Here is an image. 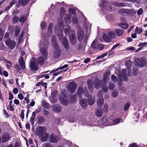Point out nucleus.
I'll list each match as a JSON object with an SVG mask.
<instances>
[{
    "label": "nucleus",
    "mask_w": 147,
    "mask_h": 147,
    "mask_svg": "<svg viewBox=\"0 0 147 147\" xmlns=\"http://www.w3.org/2000/svg\"><path fill=\"white\" fill-rule=\"evenodd\" d=\"M59 137L53 134H51L50 136L49 141L52 143H56L59 140Z\"/></svg>",
    "instance_id": "nucleus-21"
},
{
    "label": "nucleus",
    "mask_w": 147,
    "mask_h": 147,
    "mask_svg": "<svg viewBox=\"0 0 147 147\" xmlns=\"http://www.w3.org/2000/svg\"><path fill=\"white\" fill-rule=\"evenodd\" d=\"M110 75L107 72H106L104 74L103 78L105 82H107L109 78Z\"/></svg>",
    "instance_id": "nucleus-39"
},
{
    "label": "nucleus",
    "mask_w": 147,
    "mask_h": 147,
    "mask_svg": "<svg viewBox=\"0 0 147 147\" xmlns=\"http://www.w3.org/2000/svg\"><path fill=\"white\" fill-rule=\"evenodd\" d=\"M116 36L115 32L113 31H110L107 34H103L102 37L104 40L106 42H109L111 41V39H114Z\"/></svg>",
    "instance_id": "nucleus-5"
},
{
    "label": "nucleus",
    "mask_w": 147,
    "mask_h": 147,
    "mask_svg": "<svg viewBox=\"0 0 147 147\" xmlns=\"http://www.w3.org/2000/svg\"><path fill=\"white\" fill-rule=\"evenodd\" d=\"M29 1L30 0H18V3L16 5L18 7H19L21 5L25 6L27 4Z\"/></svg>",
    "instance_id": "nucleus-22"
},
{
    "label": "nucleus",
    "mask_w": 147,
    "mask_h": 147,
    "mask_svg": "<svg viewBox=\"0 0 147 147\" xmlns=\"http://www.w3.org/2000/svg\"><path fill=\"white\" fill-rule=\"evenodd\" d=\"M20 117H21L22 119V121H23V119L24 118V110H22L21 111V113L20 114Z\"/></svg>",
    "instance_id": "nucleus-62"
},
{
    "label": "nucleus",
    "mask_w": 147,
    "mask_h": 147,
    "mask_svg": "<svg viewBox=\"0 0 147 147\" xmlns=\"http://www.w3.org/2000/svg\"><path fill=\"white\" fill-rule=\"evenodd\" d=\"M62 27L60 28L59 32H58L57 36L59 40L62 41V43L64 48L67 51H68L69 48V45L68 42V41L67 40L65 37L63 36V32L62 30Z\"/></svg>",
    "instance_id": "nucleus-2"
},
{
    "label": "nucleus",
    "mask_w": 147,
    "mask_h": 147,
    "mask_svg": "<svg viewBox=\"0 0 147 147\" xmlns=\"http://www.w3.org/2000/svg\"><path fill=\"white\" fill-rule=\"evenodd\" d=\"M6 49L5 46L3 45V43H1L0 44V49L1 50H5Z\"/></svg>",
    "instance_id": "nucleus-53"
},
{
    "label": "nucleus",
    "mask_w": 147,
    "mask_h": 147,
    "mask_svg": "<svg viewBox=\"0 0 147 147\" xmlns=\"http://www.w3.org/2000/svg\"><path fill=\"white\" fill-rule=\"evenodd\" d=\"M87 84L90 91L91 92H92L93 90V82L91 80H89L88 81Z\"/></svg>",
    "instance_id": "nucleus-30"
},
{
    "label": "nucleus",
    "mask_w": 147,
    "mask_h": 147,
    "mask_svg": "<svg viewBox=\"0 0 147 147\" xmlns=\"http://www.w3.org/2000/svg\"><path fill=\"white\" fill-rule=\"evenodd\" d=\"M48 136V134L45 133L40 137L41 138L42 140V141H45L47 140Z\"/></svg>",
    "instance_id": "nucleus-32"
},
{
    "label": "nucleus",
    "mask_w": 147,
    "mask_h": 147,
    "mask_svg": "<svg viewBox=\"0 0 147 147\" xmlns=\"http://www.w3.org/2000/svg\"><path fill=\"white\" fill-rule=\"evenodd\" d=\"M115 31L117 35L119 36L122 35L124 33L123 30L122 29H117L115 30Z\"/></svg>",
    "instance_id": "nucleus-33"
},
{
    "label": "nucleus",
    "mask_w": 147,
    "mask_h": 147,
    "mask_svg": "<svg viewBox=\"0 0 147 147\" xmlns=\"http://www.w3.org/2000/svg\"><path fill=\"white\" fill-rule=\"evenodd\" d=\"M70 40L71 43L73 45H74L76 43V36L75 34V32L73 31L71 34L69 35Z\"/></svg>",
    "instance_id": "nucleus-19"
},
{
    "label": "nucleus",
    "mask_w": 147,
    "mask_h": 147,
    "mask_svg": "<svg viewBox=\"0 0 147 147\" xmlns=\"http://www.w3.org/2000/svg\"><path fill=\"white\" fill-rule=\"evenodd\" d=\"M19 63L21 67L23 69L25 68V63L24 62V59L23 57H21L19 59Z\"/></svg>",
    "instance_id": "nucleus-28"
},
{
    "label": "nucleus",
    "mask_w": 147,
    "mask_h": 147,
    "mask_svg": "<svg viewBox=\"0 0 147 147\" xmlns=\"http://www.w3.org/2000/svg\"><path fill=\"white\" fill-rule=\"evenodd\" d=\"M72 20V22L74 24H76L78 23V19L75 16L73 17Z\"/></svg>",
    "instance_id": "nucleus-50"
},
{
    "label": "nucleus",
    "mask_w": 147,
    "mask_h": 147,
    "mask_svg": "<svg viewBox=\"0 0 147 147\" xmlns=\"http://www.w3.org/2000/svg\"><path fill=\"white\" fill-rule=\"evenodd\" d=\"M115 86V84L113 83H110V84L109 88L110 90H112L113 89Z\"/></svg>",
    "instance_id": "nucleus-59"
},
{
    "label": "nucleus",
    "mask_w": 147,
    "mask_h": 147,
    "mask_svg": "<svg viewBox=\"0 0 147 147\" xmlns=\"http://www.w3.org/2000/svg\"><path fill=\"white\" fill-rule=\"evenodd\" d=\"M107 55V53H105L103 54H102L101 55L99 56L98 57L96 58V59H99L101 58H103L105 56H106Z\"/></svg>",
    "instance_id": "nucleus-56"
},
{
    "label": "nucleus",
    "mask_w": 147,
    "mask_h": 147,
    "mask_svg": "<svg viewBox=\"0 0 147 147\" xmlns=\"http://www.w3.org/2000/svg\"><path fill=\"white\" fill-rule=\"evenodd\" d=\"M84 26H85V29L86 31V35L85 37V39L88 38L87 36H88L90 32V26L91 24H90V23L87 22H85L84 23Z\"/></svg>",
    "instance_id": "nucleus-15"
},
{
    "label": "nucleus",
    "mask_w": 147,
    "mask_h": 147,
    "mask_svg": "<svg viewBox=\"0 0 147 147\" xmlns=\"http://www.w3.org/2000/svg\"><path fill=\"white\" fill-rule=\"evenodd\" d=\"M65 10L64 8L61 7V11L60 12V15L62 17L64 15Z\"/></svg>",
    "instance_id": "nucleus-52"
},
{
    "label": "nucleus",
    "mask_w": 147,
    "mask_h": 147,
    "mask_svg": "<svg viewBox=\"0 0 147 147\" xmlns=\"http://www.w3.org/2000/svg\"><path fill=\"white\" fill-rule=\"evenodd\" d=\"M47 59V57L46 59H45V57L43 58L42 57L40 56L37 60H36V62L39 65H41L44 63V62Z\"/></svg>",
    "instance_id": "nucleus-25"
},
{
    "label": "nucleus",
    "mask_w": 147,
    "mask_h": 147,
    "mask_svg": "<svg viewBox=\"0 0 147 147\" xmlns=\"http://www.w3.org/2000/svg\"><path fill=\"white\" fill-rule=\"evenodd\" d=\"M77 86V85L74 82H70L67 86V89L69 92L71 93H73L76 91Z\"/></svg>",
    "instance_id": "nucleus-11"
},
{
    "label": "nucleus",
    "mask_w": 147,
    "mask_h": 147,
    "mask_svg": "<svg viewBox=\"0 0 147 147\" xmlns=\"http://www.w3.org/2000/svg\"><path fill=\"white\" fill-rule=\"evenodd\" d=\"M59 101L61 103L64 105H68V102L67 100L66 96L65 94H63L59 98Z\"/></svg>",
    "instance_id": "nucleus-18"
},
{
    "label": "nucleus",
    "mask_w": 147,
    "mask_h": 147,
    "mask_svg": "<svg viewBox=\"0 0 147 147\" xmlns=\"http://www.w3.org/2000/svg\"><path fill=\"white\" fill-rule=\"evenodd\" d=\"M72 16L70 14L67 15L65 18V21L66 24H69L71 22Z\"/></svg>",
    "instance_id": "nucleus-31"
},
{
    "label": "nucleus",
    "mask_w": 147,
    "mask_h": 147,
    "mask_svg": "<svg viewBox=\"0 0 147 147\" xmlns=\"http://www.w3.org/2000/svg\"><path fill=\"white\" fill-rule=\"evenodd\" d=\"M17 0H12L11 1L10 3V5L12 6L13 5L15 4L17 2Z\"/></svg>",
    "instance_id": "nucleus-64"
},
{
    "label": "nucleus",
    "mask_w": 147,
    "mask_h": 147,
    "mask_svg": "<svg viewBox=\"0 0 147 147\" xmlns=\"http://www.w3.org/2000/svg\"><path fill=\"white\" fill-rule=\"evenodd\" d=\"M130 103L129 102H127L125 105L124 107V109L125 111H127L129 108Z\"/></svg>",
    "instance_id": "nucleus-49"
},
{
    "label": "nucleus",
    "mask_w": 147,
    "mask_h": 147,
    "mask_svg": "<svg viewBox=\"0 0 147 147\" xmlns=\"http://www.w3.org/2000/svg\"><path fill=\"white\" fill-rule=\"evenodd\" d=\"M109 3L106 0H103L102 1V3L100 5V7L103 9V11L106 12V11H110L112 9Z\"/></svg>",
    "instance_id": "nucleus-6"
},
{
    "label": "nucleus",
    "mask_w": 147,
    "mask_h": 147,
    "mask_svg": "<svg viewBox=\"0 0 147 147\" xmlns=\"http://www.w3.org/2000/svg\"><path fill=\"white\" fill-rule=\"evenodd\" d=\"M52 43L55 49L53 51V56L55 57L58 58L60 55L61 51L58 47L56 38L54 36L52 38Z\"/></svg>",
    "instance_id": "nucleus-3"
},
{
    "label": "nucleus",
    "mask_w": 147,
    "mask_h": 147,
    "mask_svg": "<svg viewBox=\"0 0 147 147\" xmlns=\"http://www.w3.org/2000/svg\"><path fill=\"white\" fill-rule=\"evenodd\" d=\"M113 17V16L112 14H108L106 16V19L108 20H112Z\"/></svg>",
    "instance_id": "nucleus-48"
},
{
    "label": "nucleus",
    "mask_w": 147,
    "mask_h": 147,
    "mask_svg": "<svg viewBox=\"0 0 147 147\" xmlns=\"http://www.w3.org/2000/svg\"><path fill=\"white\" fill-rule=\"evenodd\" d=\"M10 139V136L9 135H3L2 136L1 142L2 143H4L7 142Z\"/></svg>",
    "instance_id": "nucleus-29"
},
{
    "label": "nucleus",
    "mask_w": 147,
    "mask_h": 147,
    "mask_svg": "<svg viewBox=\"0 0 147 147\" xmlns=\"http://www.w3.org/2000/svg\"><path fill=\"white\" fill-rule=\"evenodd\" d=\"M118 92L117 90L113 91L112 92V96L114 97H116L118 95Z\"/></svg>",
    "instance_id": "nucleus-54"
},
{
    "label": "nucleus",
    "mask_w": 147,
    "mask_h": 147,
    "mask_svg": "<svg viewBox=\"0 0 147 147\" xmlns=\"http://www.w3.org/2000/svg\"><path fill=\"white\" fill-rule=\"evenodd\" d=\"M9 34L8 32H6L4 38V41L6 45L10 49H13L16 46V42L13 40L10 39L9 36Z\"/></svg>",
    "instance_id": "nucleus-4"
},
{
    "label": "nucleus",
    "mask_w": 147,
    "mask_h": 147,
    "mask_svg": "<svg viewBox=\"0 0 147 147\" xmlns=\"http://www.w3.org/2000/svg\"><path fill=\"white\" fill-rule=\"evenodd\" d=\"M135 33L139 34L142 33V28H139L138 27H137L135 30Z\"/></svg>",
    "instance_id": "nucleus-40"
},
{
    "label": "nucleus",
    "mask_w": 147,
    "mask_h": 147,
    "mask_svg": "<svg viewBox=\"0 0 147 147\" xmlns=\"http://www.w3.org/2000/svg\"><path fill=\"white\" fill-rule=\"evenodd\" d=\"M39 111H36L34 112H33L32 114V116L30 119V121L31 123L33 125L34 123V120L35 119L36 114L39 113Z\"/></svg>",
    "instance_id": "nucleus-26"
},
{
    "label": "nucleus",
    "mask_w": 147,
    "mask_h": 147,
    "mask_svg": "<svg viewBox=\"0 0 147 147\" xmlns=\"http://www.w3.org/2000/svg\"><path fill=\"white\" fill-rule=\"evenodd\" d=\"M19 20V18L16 16L13 17V23H16Z\"/></svg>",
    "instance_id": "nucleus-51"
},
{
    "label": "nucleus",
    "mask_w": 147,
    "mask_h": 147,
    "mask_svg": "<svg viewBox=\"0 0 147 147\" xmlns=\"http://www.w3.org/2000/svg\"><path fill=\"white\" fill-rule=\"evenodd\" d=\"M95 100V97H90L88 99V104L90 105H92L94 104Z\"/></svg>",
    "instance_id": "nucleus-34"
},
{
    "label": "nucleus",
    "mask_w": 147,
    "mask_h": 147,
    "mask_svg": "<svg viewBox=\"0 0 147 147\" xmlns=\"http://www.w3.org/2000/svg\"><path fill=\"white\" fill-rule=\"evenodd\" d=\"M111 3L112 5H114L117 7H124L125 6V3H119L117 1H112Z\"/></svg>",
    "instance_id": "nucleus-27"
},
{
    "label": "nucleus",
    "mask_w": 147,
    "mask_h": 147,
    "mask_svg": "<svg viewBox=\"0 0 147 147\" xmlns=\"http://www.w3.org/2000/svg\"><path fill=\"white\" fill-rule=\"evenodd\" d=\"M118 13L124 15H125V14L128 13V11L126 9H121L119 10Z\"/></svg>",
    "instance_id": "nucleus-35"
},
{
    "label": "nucleus",
    "mask_w": 147,
    "mask_h": 147,
    "mask_svg": "<svg viewBox=\"0 0 147 147\" xmlns=\"http://www.w3.org/2000/svg\"><path fill=\"white\" fill-rule=\"evenodd\" d=\"M38 122L39 124L43 123L44 121V118L42 116H39L38 119Z\"/></svg>",
    "instance_id": "nucleus-44"
},
{
    "label": "nucleus",
    "mask_w": 147,
    "mask_h": 147,
    "mask_svg": "<svg viewBox=\"0 0 147 147\" xmlns=\"http://www.w3.org/2000/svg\"><path fill=\"white\" fill-rule=\"evenodd\" d=\"M26 20V17L24 16H21L20 17V21L22 24L24 23Z\"/></svg>",
    "instance_id": "nucleus-43"
},
{
    "label": "nucleus",
    "mask_w": 147,
    "mask_h": 147,
    "mask_svg": "<svg viewBox=\"0 0 147 147\" xmlns=\"http://www.w3.org/2000/svg\"><path fill=\"white\" fill-rule=\"evenodd\" d=\"M126 69H124L122 70V72H119V74L118 76L119 80L121 81L122 79V78H123L125 81H127L128 79L126 75Z\"/></svg>",
    "instance_id": "nucleus-13"
},
{
    "label": "nucleus",
    "mask_w": 147,
    "mask_h": 147,
    "mask_svg": "<svg viewBox=\"0 0 147 147\" xmlns=\"http://www.w3.org/2000/svg\"><path fill=\"white\" fill-rule=\"evenodd\" d=\"M41 27L42 29H44L46 28V24L45 22H41Z\"/></svg>",
    "instance_id": "nucleus-55"
},
{
    "label": "nucleus",
    "mask_w": 147,
    "mask_h": 147,
    "mask_svg": "<svg viewBox=\"0 0 147 147\" xmlns=\"http://www.w3.org/2000/svg\"><path fill=\"white\" fill-rule=\"evenodd\" d=\"M5 60V62L7 63V64H6V66L7 68L9 69H10L12 66V63L10 61H8L7 60Z\"/></svg>",
    "instance_id": "nucleus-37"
},
{
    "label": "nucleus",
    "mask_w": 147,
    "mask_h": 147,
    "mask_svg": "<svg viewBox=\"0 0 147 147\" xmlns=\"http://www.w3.org/2000/svg\"><path fill=\"white\" fill-rule=\"evenodd\" d=\"M45 127L39 126L38 128L37 132L40 136L45 133Z\"/></svg>",
    "instance_id": "nucleus-20"
},
{
    "label": "nucleus",
    "mask_w": 147,
    "mask_h": 147,
    "mask_svg": "<svg viewBox=\"0 0 147 147\" xmlns=\"http://www.w3.org/2000/svg\"><path fill=\"white\" fill-rule=\"evenodd\" d=\"M139 47H141L142 48L144 47H147V42H141L138 45Z\"/></svg>",
    "instance_id": "nucleus-46"
},
{
    "label": "nucleus",
    "mask_w": 147,
    "mask_h": 147,
    "mask_svg": "<svg viewBox=\"0 0 147 147\" xmlns=\"http://www.w3.org/2000/svg\"><path fill=\"white\" fill-rule=\"evenodd\" d=\"M84 93V95L85 97H88L89 96V93L87 91L86 89L83 90L81 88H78L77 94L78 97H81V96Z\"/></svg>",
    "instance_id": "nucleus-12"
},
{
    "label": "nucleus",
    "mask_w": 147,
    "mask_h": 147,
    "mask_svg": "<svg viewBox=\"0 0 147 147\" xmlns=\"http://www.w3.org/2000/svg\"><path fill=\"white\" fill-rule=\"evenodd\" d=\"M80 103L81 106L84 109L86 108L87 106V101L86 99L85 98L80 100Z\"/></svg>",
    "instance_id": "nucleus-24"
},
{
    "label": "nucleus",
    "mask_w": 147,
    "mask_h": 147,
    "mask_svg": "<svg viewBox=\"0 0 147 147\" xmlns=\"http://www.w3.org/2000/svg\"><path fill=\"white\" fill-rule=\"evenodd\" d=\"M53 109L55 111L57 112H59L61 110V107L60 106H53Z\"/></svg>",
    "instance_id": "nucleus-38"
},
{
    "label": "nucleus",
    "mask_w": 147,
    "mask_h": 147,
    "mask_svg": "<svg viewBox=\"0 0 147 147\" xmlns=\"http://www.w3.org/2000/svg\"><path fill=\"white\" fill-rule=\"evenodd\" d=\"M103 82L99 80H96L94 84L95 88L97 89H98L100 87L102 86V88L104 91L105 92H107L108 89L107 86H102Z\"/></svg>",
    "instance_id": "nucleus-8"
},
{
    "label": "nucleus",
    "mask_w": 147,
    "mask_h": 147,
    "mask_svg": "<svg viewBox=\"0 0 147 147\" xmlns=\"http://www.w3.org/2000/svg\"><path fill=\"white\" fill-rule=\"evenodd\" d=\"M69 12L70 13L72 14H74L75 13V10L72 8H69L68 10Z\"/></svg>",
    "instance_id": "nucleus-61"
},
{
    "label": "nucleus",
    "mask_w": 147,
    "mask_h": 147,
    "mask_svg": "<svg viewBox=\"0 0 147 147\" xmlns=\"http://www.w3.org/2000/svg\"><path fill=\"white\" fill-rule=\"evenodd\" d=\"M40 51L42 55L46 59L47 56V49L44 47H42L40 49Z\"/></svg>",
    "instance_id": "nucleus-23"
},
{
    "label": "nucleus",
    "mask_w": 147,
    "mask_h": 147,
    "mask_svg": "<svg viewBox=\"0 0 147 147\" xmlns=\"http://www.w3.org/2000/svg\"><path fill=\"white\" fill-rule=\"evenodd\" d=\"M63 21H62L61 22H60L58 25L55 26V33L57 34V35L58 32L59 31V32L60 31L59 29L60 28H61L62 27V30H63V28L64 29V32L65 35H69L70 34H71L72 33L73 31H74L71 30H70V27L68 25L65 26L63 27Z\"/></svg>",
    "instance_id": "nucleus-1"
},
{
    "label": "nucleus",
    "mask_w": 147,
    "mask_h": 147,
    "mask_svg": "<svg viewBox=\"0 0 147 147\" xmlns=\"http://www.w3.org/2000/svg\"><path fill=\"white\" fill-rule=\"evenodd\" d=\"M113 123H110L107 121V119L105 118H103L102 121V124L106 126L116 125L120 122H123V121H121V119L120 118H117L113 120Z\"/></svg>",
    "instance_id": "nucleus-7"
},
{
    "label": "nucleus",
    "mask_w": 147,
    "mask_h": 147,
    "mask_svg": "<svg viewBox=\"0 0 147 147\" xmlns=\"http://www.w3.org/2000/svg\"><path fill=\"white\" fill-rule=\"evenodd\" d=\"M68 121L69 122H75V120L74 119V118L72 117H69L68 119Z\"/></svg>",
    "instance_id": "nucleus-63"
},
{
    "label": "nucleus",
    "mask_w": 147,
    "mask_h": 147,
    "mask_svg": "<svg viewBox=\"0 0 147 147\" xmlns=\"http://www.w3.org/2000/svg\"><path fill=\"white\" fill-rule=\"evenodd\" d=\"M35 59L34 58L31 59L30 68L31 70L35 71L38 70V67L35 63Z\"/></svg>",
    "instance_id": "nucleus-16"
},
{
    "label": "nucleus",
    "mask_w": 147,
    "mask_h": 147,
    "mask_svg": "<svg viewBox=\"0 0 147 147\" xmlns=\"http://www.w3.org/2000/svg\"><path fill=\"white\" fill-rule=\"evenodd\" d=\"M92 47L94 49H98L99 50H102L104 47L102 44L99 43L96 40L94 41L91 44Z\"/></svg>",
    "instance_id": "nucleus-14"
},
{
    "label": "nucleus",
    "mask_w": 147,
    "mask_h": 147,
    "mask_svg": "<svg viewBox=\"0 0 147 147\" xmlns=\"http://www.w3.org/2000/svg\"><path fill=\"white\" fill-rule=\"evenodd\" d=\"M108 109V105L107 104H105L104 107L103 111L105 112H107Z\"/></svg>",
    "instance_id": "nucleus-60"
},
{
    "label": "nucleus",
    "mask_w": 147,
    "mask_h": 147,
    "mask_svg": "<svg viewBox=\"0 0 147 147\" xmlns=\"http://www.w3.org/2000/svg\"><path fill=\"white\" fill-rule=\"evenodd\" d=\"M131 64L132 63L129 60L127 61L125 63L127 69H128L130 68Z\"/></svg>",
    "instance_id": "nucleus-42"
},
{
    "label": "nucleus",
    "mask_w": 147,
    "mask_h": 147,
    "mask_svg": "<svg viewBox=\"0 0 147 147\" xmlns=\"http://www.w3.org/2000/svg\"><path fill=\"white\" fill-rule=\"evenodd\" d=\"M143 10L142 8H140L138 11L137 14L138 15H141L143 13Z\"/></svg>",
    "instance_id": "nucleus-57"
},
{
    "label": "nucleus",
    "mask_w": 147,
    "mask_h": 147,
    "mask_svg": "<svg viewBox=\"0 0 147 147\" xmlns=\"http://www.w3.org/2000/svg\"><path fill=\"white\" fill-rule=\"evenodd\" d=\"M112 80L115 82H116L117 80V78L115 75H113L111 76Z\"/></svg>",
    "instance_id": "nucleus-58"
},
{
    "label": "nucleus",
    "mask_w": 147,
    "mask_h": 147,
    "mask_svg": "<svg viewBox=\"0 0 147 147\" xmlns=\"http://www.w3.org/2000/svg\"><path fill=\"white\" fill-rule=\"evenodd\" d=\"M102 114V111L100 109H97L96 112V115L98 117H100Z\"/></svg>",
    "instance_id": "nucleus-41"
},
{
    "label": "nucleus",
    "mask_w": 147,
    "mask_h": 147,
    "mask_svg": "<svg viewBox=\"0 0 147 147\" xmlns=\"http://www.w3.org/2000/svg\"><path fill=\"white\" fill-rule=\"evenodd\" d=\"M20 32V30L19 27L18 26L16 27V30H15V36H17L19 34Z\"/></svg>",
    "instance_id": "nucleus-47"
},
{
    "label": "nucleus",
    "mask_w": 147,
    "mask_h": 147,
    "mask_svg": "<svg viewBox=\"0 0 147 147\" xmlns=\"http://www.w3.org/2000/svg\"><path fill=\"white\" fill-rule=\"evenodd\" d=\"M134 64L135 65L140 67H143L146 65V59L143 58H141L140 59L136 58L134 61Z\"/></svg>",
    "instance_id": "nucleus-9"
},
{
    "label": "nucleus",
    "mask_w": 147,
    "mask_h": 147,
    "mask_svg": "<svg viewBox=\"0 0 147 147\" xmlns=\"http://www.w3.org/2000/svg\"><path fill=\"white\" fill-rule=\"evenodd\" d=\"M119 26L122 28L125 29L127 28L128 27V24L126 23L123 22L119 24Z\"/></svg>",
    "instance_id": "nucleus-36"
},
{
    "label": "nucleus",
    "mask_w": 147,
    "mask_h": 147,
    "mask_svg": "<svg viewBox=\"0 0 147 147\" xmlns=\"http://www.w3.org/2000/svg\"><path fill=\"white\" fill-rule=\"evenodd\" d=\"M24 34V32L23 31H22L18 39V42L19 43H20L22 41Z\"/></svg>",
    "instance_id": "nucleus-45"
},
{
    "label": "nucleus",
    "mask_w": 147,
    "mask_h": 147,
    "mask_svg": "<svg viewBox=\"0 0 147 147\" xmlns=\"http://www.w3.org/2000/svg\"><path fill=\"white\" fill-rule=\"evenodd\" d=\"M103 94L102 90H99L98 92L97 96L98 98L97 100V103L99 106L102 105L104 103V100L102 97Z\"/></svg>",
    "instance_id": "nucleus-10"
},
{
    "label": "nucleus",
    "mask_w": 147,
    "mask_h": 147,
    "mask_svg": "<svg viewBox=\"0 0 147 147\" xmlns=\"http://www.w3.org/2000/svg\"><path fill=\"white\" fill-rule=\"evenodd\" d=\"M84 35V30L81 28H79L78 31L77 37L79 41H81L83 40Z\"/></svg>",
    "instance_id": "nucleus-17"
}]
</instances>
